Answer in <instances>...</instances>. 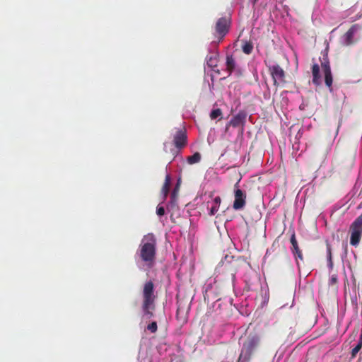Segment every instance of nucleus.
I'll return each instance as SVG.
<instances>
[{"instance_id":"nucleus-1","label":"nucleus","mask_w":362,"mask_h":362,"mask_svg":"<svg viewBox=\"0 0 362 362\" xmlns=\"http://www.w3.org/2000/svg\"><path fill=\"white\" fill-rule=\"evenodd\" d=\"M157 239L152 233L145 235L139 244L136 255L144 264L152 268L156 262Z\"/></svg>"},{"instance_id":"nucleus-2","label":"nucleus","mask_w":362,"mask_h":362,"mask_svg":"<svg viewBox=\"0 0 362 362\" xmlns=\"http://www.w3.org/2000/svg\"><path fill=\"white\" fill-rule=\"evenodd\" d=\"M157 296L155 293V286L152 280L145 282L142 288L141 310L143 317L151 319L154 316L156 310V300Z\"/></svg>"},{"instance_id":"nucleus-3","label":"nucleus","mask_w":362,"mask_h":362,"mask_svg":"<svg viewBox=\"0 0 362 362\" xmlns=\"http://www.w3.org/2000/svg\"><path fill=\"white\" fill-rule=\"evenodd\" d=\"M260 342V337L257 334H250L243 344L237 362H250L252 355Z\"/></svg>"},{"instance_id":"nucleus-4","label":"nucleus","mask_w":362,"mask_h":362,"mask_svg":"<svg viewBox=\"0 0 362 362\" xmlns=\"http://www.w3.org/2000/svg\"><path fill=\"white\" fill-rule=\"evenodd\" d=\"M350 244L358 247L362 238V214L358 216L349 227Z\"/></svg>"},{"instance_id":"nucleus-5","label":"nucleus","mask_w":362,"mask_h":362,"mask_svg":"<svg viewBox=\"0 0 362 362\" xmlns=\"http://www.w3.org/2000/svg\"><path fill=\"white\" fill-rule=\"evenodd\" d=\"M320 66L324 74L325 86L328 88L329 91H332L333 77L327 54H323L322 57L320 58Z\"/></svg>"},{"instance_id":"nucleus-6","label":"nucleus","mask_w":362,"mask_h":362,"mask_svg":"<svg viewBox=\"0 0 362 362\" xmlns=\"http://www.w3.org/2000/svg\"><path fill=\"white\" fill-rule=\"evenodd\" d=\"M269 70L272 75L274 85L276 87L283 86L286 83L285 71L278 64L269 66Z\"/></svg>"},{"instance_id":"nucleus-7","label":"nucleus","mask_w":362,"mask_h":362,"mask_svg":"<svg viewBox=\"0 0 362 362\" xmlns=\"http://www.w3.org/2000/svg\"><path fill=\"white\" fill-rule=\"evenodd\" d=\"M230 20L228 18L222 17L218 19L215 25L216 34L218 35V42L223 40L228 32Z\"/></svg>"},{"instance_id":"nucleus-8","label":"nucleus","mask_w":362,"mask_h":362,"mask_svg":"<svg viewBox=\"0 0 362 362\" xmlns=\"http://www.w3.org/2000/svg\"><path fill=\"white\" fill-rule=\"evenodd\" d=\"M238 182L235 185L234 197L233 207L235 210L243 209L246 204V194L240 189L238 188Z\"/></svg>"},{"instance_id":"nucleus-9","label":"nucleus","mask_w":362,"mask_h":362,"mask_svg":"<svg viewBox=\"0 0 362 362\" xmlns=\"http://www.w3.org/2000/svg\"><path fill=\"white\" fill-rule=\"evenodd\" d=\"M290 243L291 244V251L295 258V260L296 262V264L299 265V260L303 261V255L302 250L300 249V247L298 245V243L297 241L296 233L294 231H293L291 238H290Z\"/></svg>"},{"instance_id":"nucleus-10","label":"nucleus","mask_w":362,"mask_h":362,"mask_svg":"<svg viewBox=\"0 0 362 362\" xmlns=\"http://www.w3.org/2000/svg\"><path fill=\"white\" fill-rule=\"evenodd\" d=\"M187 134L185 129H178L174 136L173 142L177 148H182L187 144Z\"/></svg>"},{"instance_id":"nucleus-11","label":"nucleus","mask_w":362,"mask_h":362,"mask_svg":"<svg viewBox=\"0 0 362 362\" xmlns=\"http://www.w3.org/2000/svg\"><path fill=\"white\" fill-rule=\"evenodd\" d=\"M244 281L245 283V289L247 291H251L253 289V286L259 281L258 275L254 272H248L244 275Z\"/></svg>"},{"instance_id":"nucleus-12","label":"nucleus","mask_w":362,"mask_h":362,"mask_svg":"<svg viewBox=\"0 0 362 362\" xmlns=\"http://www.w3.org/2000/svg\"><path fill=\"white\" fill-rule=\"evenodd\" d=\"M247 114L245 111H240L229 122V125L233 127H243L246 122Z\"/></svg>"},{"instance_id":"nucleus-13","label":"nucleus","mask_w":362,"mask_h":362,"mask_svg":"<svg viewBox=\"0 0 362 362\" xmlns=\"http://www.w3.org/2000/svg\"><path fill=\"white\" fill-rule=\"evenodd\" d=\"M358 30V25H353L348 30L347 32L344 35V45L345 46H350L353 45L355 41L354 40V37L356 33V32Z\"/></svg>"},{"instance_id":"nucleus-14","label":"nucleus","mask_w":362,"mask_h":362,"mask_svg":"<svg viewBox=\"0 0 362 362\" xmlns=\"http://www.w3.org/2000/svg\"><path fill=\"white\" fill-rule=\"evenodd\" d=\"M313 79L312 82L316 86H319L322 84V76L320 74V65L317 63L313 64L311 68Z\"/></svg>"},{"instance_id":"nucleus-15","label":"nucleus","mask_w":362,"mask_h":362,"mask_svg":"<svg viewBox=\"0 0 362 362\" xmlns=\"http://www.w3.org/2000/svg\"><path fill=\"white\" fill-rule=\"evenodd\" d=\"M226 64L228 76H230L235 68V62L232 55H227Z\"/></svg>"},{"instance_id":"nucleus-16","label":"nucleus","mask_w":362,"mask_h":362,"mask_svg":"<svg viewBox=\"0 0 362 362\" xmlns=\"http://www.w3.org/2000/svg\"><path fill=\"white\" fill-rule=\"evenodd\" d=\"M206 64L210 68H215L217 66L218 60V53H214L211 55H208L206 58Z\"/></svg>"},{"instance_id":"nucleus-17","label":"nucleus","mask_w":362,"mask_h":362,"mask_svg":"<svg viewBox=\"0 0 362 362\" xmlns=\"http://www.w3.org/2000/svg\"><path fill=\"white\" fill-rule=\"evenodd\" d=\"M361 349H362V329H361L359 339L357 341L356 345L351 351V359L355 358L357 354L361 350Z\"/></svg>"},{"instance_id":"nucleus-18","label":"nucleus","mask_w":362,"mask_h":362,"mask_svg":"<svg viewBox=\"0 0 362 362\" xmlns=\"http://www.w3.org/2000/svg\"><path fill=\"white\" fill-rule=\"evenodd\" d=\"M170 176L169 175H167L165 176V182H164V184L161 189V192L163 194L164 199H166L167 196L168 195V193L170 191Z\"/></svg>"},{"instance_id":"nucleus-19","label":"nucleus","mask_w":362,"mask_h":362,"mask_svg":"<svg viewBox=\"0 0 362 362\" xmlns=\"http://www.w3.org/2000/svg\"><path fill=\"white\" fill-rule=\"evenodd\" d=\"M221 202V199L220 197H216L213 201V205L209 210V214L210 216H214L218 211L220 204Z\"/></svg>"},{"instance_id":"nucleus-20","label":"nucleus","mask_w":362,"mask_h":362,"mask_svg":"<svg viewBox=\"0 0 362 362\" xmlns=\"http://www.w3.org/2000/svg\"><path fill=\"white\" fill-rule=\"evenodd\" d=\"M326 244V248H327V261H328V267L330 269H332L333 267V262H332V247L330 243L328 240L325 241Z\"/></svg>"},{"instance_id":"nucleus-21","label":"nucleus","mask_w":362,"mask_h":362,"mask_svg":"<svg viewBox=\"0 0 362 362\" xmlns=\"http://www.w3.org/2000/svg\"><path fill=\"white\" fill-rule=\"evenodd\" d=\"M243 52L246 54H250L253 50V44L250 41H245L242 46Z\"/></svg>"},{"instance_id":"nucleus-22","label":"nucleus","mask_w":362,"mask_h":362,"mask_svg":"<svg viewBox=\"0 0 362 362\" xmlns=\"http://www.w3.org/2000/svg\"><path fill=\"white\" fill-rule=\"evenodd\" d=\"M187 160L191 165L197 163L201 160V154L199 152H196L192 156H189Z\"/></svg>"},{"instance_id":"nucleus-23","label":"nucleus","mask_w":362,"mask_h":362,"mask_svg":"<svg viewBox=\"0 0 362 362\" xmlns=\"http://www.w3.org/2000/svg\"><path fill=\"white\" fill-rule=\"evenodd\" d=\"M222 117V111L220 108H216L214 110H212V111L210 113V118L211 119H216L218 118Z\"/></svg>"},{"instance_id":"nucleus-24","label":"nucleus","mask_w":362,"mask_h":362,"mask_svg":"<svg viewBox=\"0 0 362 362\" xmlns=\"http://www.w3.org/2000/svg\"><path fill=\"white\" fill-rule=\"evenodd\" d=\"M147 330H148L151 333H156L158 330V325L157 322L153 321L149 323L146 327Z\"/></svg>"},{"instance_id":"nucleus-25","label":"nucleus","mask_w":362,"mask_h":362,"mask_svg":"<svg viewBox=\"0 0 362 362\" xmlns=\"http://www.w3.org/2000/svg\"><path fill=\"white\" fill-rule=\"evenodd\" d=\"M338 283V277L337 275L333 274L331 278L329 279V286H334L337 285Z\"/></svg>"},{"instance_id":"nucleus-26","label":"nucleus","mask_w":362,"mask_h":362,"mask_svg":"<svg viewBox=\"0 0 362 362\" xmlns=\"http://www.w3.org/2000/svg\"><path fill=\"white\" fill-rule=\"evenodd\" d=\"M179 187H180V185H179V183H177L175 187L174 188L173 191L171 193L172 199L175 200V199L177 196V192L179 190Z\"/></svg>"},{"instance_id":"nucleus-27","label":"nucleus","mask_w":362,"mask_h":362,"mask_svg":"<svg viewBox=\"0 0 362 362\" xmlns=\"http://www.w3.org/2000/svg\"><path fill=\"white\" fill-rule=\"evenodd\" d=\"M156 214L161 216H163L165 214V209L163 206H158L156 209Z\"/></svg>"},{"instance_id":"nucleus-28","label":"nucleus","mask_w":362,"mask_h":362,"mask_svg":"<svg viewBox=\"0 0 362 362\" xmlns=\"http://www.w3.org/2000/svg\"><path fill=\"white\" fill-rule=\"evenodd\" d=\"M215 72H216L218 74H220V71L218 69L217 70H214Z\"/></svg>"},{"instance_id":"nucleus-29","label":"nucleus","mask_w":362,"mask_h":362,"mask_svg":"<svg viewBox=\"0 0 362 362\" xmlns=\"http://www.w3.org/2000/svg\"><path fill=\"white\" fill-rule=\"evenodd\" d=\"M180 312V308H178L177 310V314L178 315Z\"/></svg>"},{"instance_id":"nucleus-30","label":"nucleus","mask_w":362,"mask_h":362,"mask_svg":"<svg viewBox=\"0 0 362 362\" xmlns=\"http://www.w3.org/2000/svg\"><path fill=\"white\" fill-rule=\"evenodd\" d=\"M232 276H233V278H234V276H235V274H234V273H232Z\"/></svg>"},{"instance_id":"nucleus-31","label":"nucleus","mask_w":362,"mask_h":362,"mask_svg":"<svg viewBox=\"0 0 362 362\" xmlns=\"http://www.w3.org/2000/svg\"><path fill=\"white\" fill-rule=\"evenodd\" d=\"M253 1H254V4H255L257 1V0H253Z\"/></svg>"}]
</instances>
